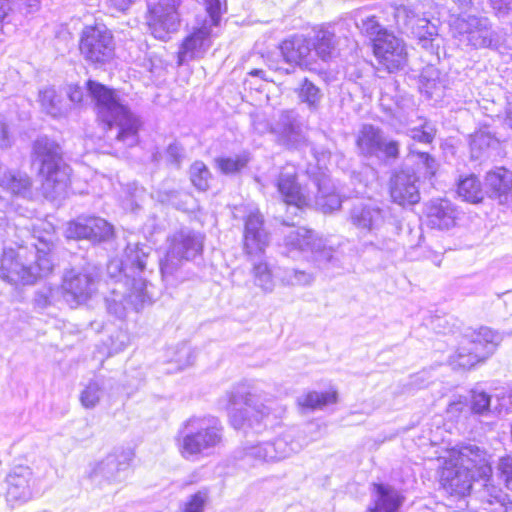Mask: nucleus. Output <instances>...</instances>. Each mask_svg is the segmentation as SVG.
Returning <instances> with one entry per match:
<instances>
[{"instance_id": "nucleus-16", "label": "nucleus", "mask_w": 512, "mask_h": 512, "mask_svg": "<svg viewBox=\"0 0 512 512\" xmlns=\"http://www.w3.org/2000/svg\"><path fill=\"white\" fill-rule=\"evenodd\" d=\"M356 144L360 153L366 157H384L392 160L399 157V142L388 139L380 128L371 124L362 126Z\"/></svg>"}, {"instance_id": "nucleus-37", "label": "nucleus", "mask_w": 512, "mask_h": 512, "mask_svg": "<svg viewBox=\"0 0 512 512\" xmlns=\"http://www.w3.org/2000/svg\"><path fill=\"white\" fill-rule=\"evenodd\" d=\"M106 380L95 378L90 380L81 391L79 400L85 409H94L105 394Z\"/></svg>"}, {"instance_id": "nucleus-24", "label": "nucleus", "mask_w": 512, "mask_h": 512, "mask_svg": "<svg viewBox=\"0 0 512 512\" xmlns=\"http://www.w3.org/2000/svg\"><path fill=\"white\" fill-rule=\"evenodd\" d=\"M113 235V227L99 217L78 218L70 222L66 229V236L70 239H87L92 242L109 240Z\"/></svg>"}, {"instance_id": "nucleus-19", "label": "nucleus", "mask_w": 512, "mask_h": 512, "mask_svg": "<svg viewBox=\"0 0 512 512\" xmlns=\"http://www.w3.org/2000/svg\"><path fill=\"white\" fill-rule=\"evenodd\" d=\"M269 131L276 136L278 143L288 149H298L307 142L303 122L295 110L282 111Z\"/></svg>"}, {"instance_id": "nucleus-33", "label": "nucleus", "mask_w": 512, "mask_h": 512, "mask_svg": "<svg viewBox=\"0 0 512 512\" xmlns=\"http://www.w3.org/2000/svg\"><path fill=\"white\" fill-rule=\"evenodd\" d=\"M499 140L488 130L480 129L470 135V153L471 158L475 160L483 159L490 155V151L497 149Z\"/></svg>"}, {"instance_id": "nucleus-21", "label": "nucleus", "mask_w": 512, "mask_h": 512, "mask_svg": "<svg viewBox=\"0 0 512 512\" xmlns=\"http://www.w3.org/2000/svg\"><path fill=\"white\" fill-rule=\"evenodd\" d=\"M389 192L394 203L414 205L420 200L419 177L410 168L396 170L390 177Z\"/></svg>"}, {"instance_id": "nucleus-22", "label": "nucleus", "mask_w": 512, "mask_h": 512, "mask_svg": "<svg viewBox=\"0 0 512 512\" xmlns=\"http://www.w3.org/2000/svg\"><path fill=\"white\" fill-rule=\"evenodd\" d=\"M218 24L210 22V17L205 19L202 26L194 29L182 42L178 51V64L202 58L212 45V27Z\"/></svg>"}, {"instance_id": "nucleus-25", "label": "nucleus", "mask_w": 512, "mask_h": 512, "mask_svg": "<svg viewBox=\"0 0 512 512\" xmlns=\"http://www.w3.org/2000/svg\"><path fill=\"white\" fill-rule=\"evenodd\" d=\"M6 498L9 502L25 503L33 497V472L27 466L15 467L6 477Z\"/></svg>"}, {"instance_id": "nucleus-29", "label": "nucleus", "mask_w": 512, "mask_h": 512, "mask_svg": "<svg viewBox=\"0 0 512 512\" xmlns=\"http://www.w3.org/2000/svg\"><path fill=\"white\" fill-rule=\"evenodd\" d=\"M480 501L486 512H509L512 510L510 496L493 484H484L480 491Z\"/></svg>"}, {"instance_id": "nucleus-41", "label": "nucleus", "mask_w": 512, "mask_h": 512, "mask_svg": "<svg viewBox=\"0 0 512 512\" xmlns=\"http://www.w3.org/2000/svg\"><path fill=\"white\" fill-rule=\"evenodd\" d=\"M337 395L335 392L319 393L316 391L308 392L300 396L297 400L299 406L311 410L322 409L326 405L335 403Z\"/></svg>"}, {"instance_id": "nucleus-7", "label": "nucleus", "mask_w": 512, "mask_h": 512, "mask_svg": "<svg viewBox=\"0 0 512 512\" xmlns=\"http://www.w3.org/2000/svg\"><path fill=\"white\" fill-rule=\"evenodd\" d=\"M351 221L363 236L371 237L370 245L380 250L393 248L396 227L388 210L372 204L355 206Z\"/></svg>"}, {"instance_id": "nucleus-54", "label": "nucleus", "mask_w": 512, "mask_h": 512, "mask_svg": "<svg viewBox=\"0 0 512 512\" xmlns=\"http://www.w3.org/2000/svg\"><path fill=\"white\" fill-rule=\"evenodd\" d=\"M206 7L210 22L213 24L220 23L221 15L224 10L222 0H203Z\"/></svg>"}, {"instance_id": "nucleus-5", "label": "nucleus", "mask_w": 512, "mask_h": 512, "mask_svg": "<svg viewBox=\"0 0 512 512\" xmlns=\"http://www.w3.org/2000/svg\"><path fill=\"white\" fill-rule=\"evenodd\" d=\"M33 155L40 164L39 172L44 177L42 187L46 197H64L70 183V168L62 163L60 146L47 137H39L33 144Z\"/></svg>"}, {"instance_id": "nucleus-32", "label": "nucleus", "mask_w": 512, "mask_h": 512, "mask_svg": "<svg viewBox=\"0 0 512 512\" xmlns=\"http://www.w3.org/2000/svg\"><path fill=\"white\" fill-rule=\"evenodd\" d=\"M316 207L323 213H330L341 207L340 196L330 179L323 178L317 183V194L314 197Z\"/></svg>"}, {"instance_id": "nucleus-35", "label": "nucleus", "mask_w": 512, "mask_h": 512, "mask_svg": "<svg viewBox=\"0 0 512 512\" xmlns=\"http://www.w3.org/2000/svg\"><path fill=\"white\" fill-rule=\"evenodd\" d=\"M315 55L324 61L335 56L337 40L335 34L328 29H319L316 31L314 41L311 43Z\"/></svg>"}, {"instance_id": "nucleus-1", "label": "nucleus", "mask_w": 512, "mask_h": 512, "mask_svg": "<svg viewBox=\"0 0 512 512\" xmlns=\"http://www.w3.org/2000/svg\"><path fill=\"white\" fill-rule=\"evenodd\" d=\"M87 89L95 101L97 118L106 127V137L126 147L136 146L142 121L125 99L116 90L92 80L87 82Z\"/></svg>"}, {"instance_id": "nucleus-59", "label": "nucleus", "mask_w": 512, "mask_h": 512, "mask_svg": "<svg viewBox=\"0 0 512 512\" xmlns=\"http://www.w3.org/2000/svg\"><path fill=\"white\" fill-rule=\"evenodd\" d=\"M11 144L8 126L4 119L0 117V147L7 148Z\"/></svg>"}, {"instance_id": "nucleus-2", "label": "nucleus", "mask_w": 512, "mask_h": 512, "mask_svg": "<svg viewBox=\"0 0 512 512\" xmlns=\"http://www.w3.org/2000/svg\"><path fill=\"white\" fill-rule=\"evenodd\" d=\"M492 467L487 453L474 444L460 445L442 458L440 482L451 495L465 496L478 479H488Z\"/></svg>"}, {"instance_id": "nucleus-50", "label": "nucleus", "mask_w": 512, "mask_h": 512, "mask_svg": "<svg viewBox=\"0 0 512 512\" xmlns=\"http://www.w3.org/2000/svg\"><path fill=\"white\" fill-rule=\"evenodd\" d=\"M208 499V491L200 490L189 497L182 508V512H204Z\"/></svg>"}, {"instance_id": "nucleus-15", "label": "nucleus", "mask_w": 512, "mask_h": 512, "mask_svg": "<svg viewBox=\"0 0 512 512\" xmlns=\"http://www.w3.org/2000/svg\"><path fill=\"white\" fill-rule=\"evenodd\" d=\"M79 49L87 61L105 63L114 53L112 34L104 26L86 27L81 35Z\"/></svg>"}, {"instance_id": "nucleus-6", "label": "nucleus", "mask_w": 512, "mask_h": 512, "mask_svg": "<svg viewBox=\"0 0 512 512\" xmlns=\"http://www.w3.org/2000/svg\"><path fill=\"white\" fill-rule=\"evenodd\" d=\"M360 29L371 40L376 59L388 72L393 73L406 66L408 53L404 41L383 27L376 17L362 20Z\"/></svg>"}, {"instance_id": "nucleus-8", "label": "nucleus", "mask_w": 512, "mask_h": 512, "mask_svg": "<svg viewBox=\"0 0 512 512\" xmlns=\"http://www.w3.org/2000/svg\"><path fill=\"white\" fill-rule=\"evenodd\" d=\"M302 448L303 444L296 439L293 431H287L273 441L246 443L234 452V458L252 465L273 463L290 457Z\"/></svg>"}, {"instance_id": "nucleus-40", "label": "nucleus", "mask_w": 512, "mask_h": 512, "mask_svg": "<svg viewBox=\"0 0 512 512\" xmlns=\"http://www.w3.org/2000/svg\"><path fill=\"white\" fill-rule=\"evenodd\" d=\"M457 192L465 201L471 203H479L484 198L481 184L474 175L462 179L458 184Z\"/></svg>"}, {"instance_id": "nucleus-10", "label": "nucleus", "mask_w": 512, "mask_h": 512, "mask_svg": "<svg viewBox=\"0 0 512 512\" xmlns=\"http://www.w3.org/2000/svg\"><path fill=\"white\" fill-rule=\"evenodd\" d=\"M501 335L489 327H481L471 332L461 343L452 357L455 367L470 369L477 363L485 361L501 343Z\"/></svg>"}, {"instance_id": "nucleus-53", "label": "nucleus", "mask_w": 512, "mask_h": 512, "mask_svg": "<svg viewBox=\"0 0 512 512\" xmlns=\"http://www.w3.org/2000/svg\"><path fill=\"white\" fill-rule=\"evenodd\" d=\"M413 32L417 35L418 40L428 38V37H438V29L437 26L434 24H431L427 19L425 18H418L417 24L412 29Z\"/></svg>"}, {"instance_id": "nucleus-31", "label": "nucleus", "mask_w": 512, "mask_h": 512, "mask_svg": "<svg viewBox=\"0 0 512 512\" xmlns=\"http://www.w3.org/2000/svg\"><path fill=\"white\" fill-rule=\"evenodd\" d=\"M428 220L433 228L449 229L455 225L456 210L448 200H438L428 208Z\"/></svg>"}, {"instance_id": "nucleus-57", "label": "nucleus", "mask_w": 512, "mask_h": 512, "mask_svg": "<svg viewBox=\"0 0 512 512\" xmlns=\"http://www.w3.org/2000/svg\"><path fill=\"white\" fill-rule=\"evenodd\" d=\"M53 290L51 288H44L37 291L35 295V304L37 307L43 309L52 304Z\"/></svg>"}, {"instance_id": "nucleus-11", "label": "nucleus", "mask_w": 512, "mask_h": 512, "mask_svg": "<svg viewBox=\"0 0 512 512\" xmlns=\"http://www.w3.org/2000/svg\"><path fill=\"white\" fill-rule=\"evenodd\" d=\"M454 36L461 42L475 49H496L501 44L498 32L492 29L488 18L468 15L458 17L453 23Z\"/></svg>"}, {"instance_id": "nucleus-46", "label": "nucleus", "mask_w": 512, "mask_h": 512, "mask_svg": "<svg viewBox=\"0 0 512 512\" xmlns=\"http://www.w3.org/2000/svg\"><path fill=\"white\" fill-rule=\"evenodd\" d=\"M320 247H313L311 254L313 261L319 268H326L329 264H333L336 261L334 256V249L330 246H326L325 242L321 239Z\"/></svg>"}, {"instance_id": "nucleus-17", "label": "nucleus", "mask_w": 512, "mask_h": 512, "mask_svg": "<svg viewBox=\"0 0 512 512\" xmlns=\"http://www.w3.org/2000/svg\"><path fill=\"white\" fill-rule=\"evenodd\" d=\"M133 456L134 454L130 449H122L109 454L93 465L89 472V478L98 484H102V482L108 484L120 483L126 478Z\"/></svg>"}, {"instance_id": "nucleus-30", "label": "nucleus", "mask_w": 512, "mask_h": 512, "mask_svg": "<svg viewBox=\"0 0 512 512\" xmlns=\"http://www.w3.org/2000/svg\"><path fill=\"white\" fill-rule=\"evenodd\" d=\"M38 8L39 0H0V22H20L22 17Z\"/></svg>"}, {"instance_id": "nucleus-61", "label": "nucleus", "mask_w": 512, "mask_h": 512, "mask_svg": "<svg viewBox=\"0 0 512 512\" xmlns=\"http://www.w3.org/2000/svg\"><path fill=\"white\" fill-rule=\"evenodd\" d=\"M418 41L422 48H424L430 52H433L434 50L439 48V44L436 43L438 41V37H428V38L424 37V39L422 38Z\"/></svg>"}, {"instance_id": "nucleus-44", "label": "nucleus", "mask_w": 512, "mask_h": 512, "mask_svg": "<svg viewBox=\"0 0 512 512\" xmlns=\"http://www.w3.org/2000/svg\"><path fill=\"white\" fill-rule=\"evenodd\" d=\"M249 162L246 154L236 155L234 157H218L215 159L216 167L223 174H235L240 172Z\"/></svg>"}, {"instance_id": "nucleus-36", "label": "nucleus", "mask_w": 512, "mask_h": 512, "mask_svg": "<svg viewBox=\"0 0 512 512\" xmlns=\"http://www.w3.org/2000/svg\"><path fill=\"white\" fill-rule=\"evenodd\" d=\"M485 180L487 189L492 197L506 195L512 190V172L505 168L489 172Z\"/></svg>"}, {"instance_id": "nucleus-52", "label": "nucleus", "mask_w": 512, "mask_h": 512, "mask_svg": "<svg viewBox=\"0 0 512 512\" xmlns=\"http://www.w3.org/2000/svg\"><path fill=\"white\" fill-rule=\"evenodd\" d=\"M409 135L412 139L427 144L432 142L435 135V129L429 122L424 121L420 125V128H411L409 130Z\"/></svg>"}, {"instance_id": "nucleus-62", "label": "nucleus", "mask_w": 512, "mask_h": 512, "mask_svg": "<svg viewBox=\"0 0 512 512\" xmlns=\"http://www.w3.org/2000/svg\"><path fill=\"white\" fill-rule=\"evenodd\" d=\"M70 100L74 103H81L83 100V90L78 86H70L68 91Z\"/></svg>"}, {"instance_id": "nucleus-45", "label": "nucleus", "mask_w": 512, "mask_h": 512, "mask_svg": "<svg viewBox=\"0 0 512 512\" xmlns=\"http://www.w3.org/2000/svg\"><path fill=\"white\" fill-rule=\"evenodd\" d=\"M313 280L312 274L297 269H285L281 277L282 283L287 286H306L310 285Z\"/></svg>"}, {"instance_id": "nucleus-56", "label": "nucleus", "mask_w": 512, "mask_h": 512, "mask_svg": "<svg viewBox=\"0 0 512 512\" xmlns=\"http://www.w3.org/2000/svg\"><path fill=\"white\" fill-rule=\"evenodd\" d=\"M418 158V166L425 169L426 176H433L436 172V161L426 152H418L415 155Z\"/></svg>"}, {"instance_id": "nucleus-20", "label": "nucleus", "mask_w": 512, "mask_h": 512, "mask_svg": "<svg viewBox=\"0 0 512 512\" xmlns=\"http://www.w3.org/2000/svg\"><path fill=\"white\" fill-rule=\"evenodd\" d=\"M275 186L283 201L297 209L309 206L313 201L307 189L298 183L297 169L292 164H286L281 168Z\"/></svg>"}, {"instance_id": "nucleus-12", "label": "nucleus", "mask_w": 512, "mask_h": 512, "mask_svg": "<svg viewBox=\"0 0 512 512\" xmlns=\"http://www.w3.org/2000/svg\"><path fill=\"white\" fill-rule=\"evenodd\" d=\"M99 273L96 267L87 266L81 270L67 271L62 281L63 298L76 308L87 303L98 290Z\"/></svg>"}, {"instance_id": "nucleus-48", "label": "nucleus", "mask_w": 512, "mask_h": 512, "mask_svg": "<svg viewBox=\"0 0 512 512\" xmlns=\"http://www.w3.org/2000/svg\"><path fill=\"white\" fill-rule=\"evenodd\" d=\"M490 396L484 391H472L470 409L474 414L487 415L490 412Z\"/></svg>"}, {"instance_id": "nucleus-23", "label": "nucleus", "mask_w": 512, "mask_h": 512, "mask_svg": "<svg viewBox=\"0 0 512 512\" xmlns=\"http://www.w3.org/2000/svg\"><path fill=\"white\" fill-rule=\"evenodd\" d=\"M243 242L244 251L249 258L261 257L269 245V234L258 210L251 211L245 219Z\"/></svg>"}, {"instance_id": "nucleus-13", "label": "nucleus", "mask_w": 512, "mask_h": 512, "mask_svg": "<svg viewBox=\"0 0 512 512\" xmlns=\"http://www.w3.org/2000/svg\"><path fill=\"white\" fill-rule=\"evenodd\" d=\"M182 0H147V25L151 34L166 41L180 26L178 8Z\"/></svg>"}, {"instance_id": "nucleus-28", "label": "nucleus", "mask_w": 512, "mask_h": 512, "mask_svg": "<svg viewBox=\"0 0 512 512\" xmlns=\"http://www.w3.org/2000/svg\"><path fill=\"white\" fill-rule=\"evenodd\" d=\"M372 487L374 507L367 512H397L402 506L404 496L391 485L374 483Z\"/></svg>"}, {"instance_id": "nucleus-55", "label": "nucleus", "mask_w": 512, "mask_h": 512, "mask_svg": "<svg viewBox=\"0 0 512 512\" xmlns=\"http://www.w3.org/2000/svg\"><path fill=\"white\" fill-rule=\"evenodd\" d=\"M108 274L115 279L116 282H120L122 277H129V270H125L124 260H112L107 266Z\"/></svg>"}, {"instance_id": "nucleus-49", "label": "nucleus", "mask_w": 512, "mask_h": 512, "mask_svg": "<svg viewBox=\"0 0 512 512\" xmlns=\"http://www.w3.org/2000/svg\"><path fill=\"white\" fill-rule=\"evenodd\" d=\"M394 19L400 29H414V21L417 22L416 14L407 6L401 5L394 10Z\"/></svg>"}, {"instance_id": "nucleus-43", "label": "nucleus", "mask_w": 512, "mask_h": 512, "mask_svg": "<svg viewBox=\"0 0 512 512\" xmlns=\"http://www.w3.org/2000/svg\"><path fill=\"white\" fill-rule=\"evenodd\" d=\"M190 179L198 190L206 191L210 187L212 175L202 161H195L190 167Z\"/></svg>"}, {"instance_id": "nucleus-38", "label": "nucleus", "mask_w": 512, "mask_h": 512, "mask_svg": "<svg viewBox=\"0 0 512 512\" xmlns=\"http://www.w3.org/2000/svg\"><path fill=\"white\" fill-rule=\"evenodd\" d=\"M0 186L11 194L24 196L30 190L31 181L25 173L9 171L0 177Z\"/></svg>"}, {"instance_id": "nucleus-64", "label": "nucleus", "mask_w": 512, "mask_h": 512, "mask_svg": "<svg viewBox=\"0 0 512 512\" xmlns=\"http://www.w3.org/2000/svg\"><path fill=\"white\" fill-rule=\"evenodd\" d=\"M506 124L512 128V102L509 103V108L507 110V116H506Z\"/></svg>"}, {"instance_id": "nucleus-4", "label": "nucleus", "mask_w": 512, "mask_h": 512, "mask_svg": "<svg viewBox=\"0 0 512 512\" xmlns=\"http://www.w3.org/2000/svg\"><path fill=\"white\" fill-rule=\"evenodd\" d=\"M175 440L184 459L198 460L223 446L224 427L215 416L193 415L181 423Z\"/></svg>"}, {"instance_id": "nucleus-60", "label": "nucleus", "mask_w": 512, "mask_h": 512, "mask_svg": "<svg viewBox=\"0 0 512 512\" xmlns=\"http://www.w3.org/2000/svg\"><path fill=\"white\" fill-rule=\"evenodd\" d=\"M110 7L125 12L136 0H106Z\"/></svg>"}, {"instance_id": "nucleus-9", "label": "nucleus", "mask_w": 512, "mask_h": 512, "mask_svg": "<svg viewBox=\"0 0 512 512\" xmlns=\"http://www.w3.org/2000/svg\"><path fill=\"white\" fill-rule=\"evenodd\" d=\"M167 252L160 262L161 273L172 275L184 261H191L203 250L204 236L190 228L174 231L167 238Z\"/></svg>"}, {"instance_id": "nucleus-34", "label": "nucleus", "mask_w": 512, "mask_h": 512, "mask_svg": "<svg viewBox=\"0 0 512 512\" xmlns=\"http://www.w3.org/2000/svg\"><path fill=\"white\" fill-rule=\"evenodd\" d=\"M151 250V247L145 244L129 243L124 253L125 270H129L131 274L144 272Z\"/></svg>"}, {"instance_id": "nucleus-39", "label": "nucleus", "mask_w": 512, "mask_h": 512, "mask_svg": "<svg viewBox=\"0 0 512 512\" xmlns=\"http://www.w3.org/2000/svg\"><path fill=\"white\" fill-rule=\"evenodd\" d=\"M258 257L249 258L253 264L252 274L254 283L264 292H271L274 289L273 275L269 265L264 261H256Z\"/></svg>"}, {"instance_id": "nucleus-63", "label": "nucleus", "mask_w": 512, "mask_h": 512, "mask_svg": "<svg viewBox=\"0 0 512 512\" xmlns=\"http://www.w3.org/2000/svg\"><path fill=\"white\" fill-rule=\"evenodd\" d=\"M182 353L187 356V360H186L185 363H181L180 360L178 361L180 363V368H184V367H187V366L193 364V361H194L195 357H194V354L191 351V349L184 346L182 348Z\"/></svg>"}, {"instance_id": "nucleus-27", "label": "nucleus", "mask_w": 512, "mask_h": 512, "mask_svg": "<svg viewBox=\"0 0 512 512\" xmlns=\"http://www.w3.org/2000/svg\"><path fill=\"white\" fill-rule=\"evenodd\" d=\"M319 245H321V238H318L312 230L304 227L290 230L283 239L284 253L290 257L304 252L311 253L312 248H319Z\"/></svg>"}, {"instance_id": "nucleus-42", "label": "nucleus", "mask_w": 512, "mask_h": 512, "mask_svg": "<svg viewBox=\"0 0 512 512\" xmlns=\"http://www.w3.org/2000/svg\"><path fill=\"white\" fill-rule=\"evenodd\" d=\"M298 97L302 103H305L310 111H317L322 99L321 90L307 78L303 80Z\"/></svg>"}, {"instance_id": "nucleus-3", "label": "nucleus", "mask_w": 512, "mask_h": 512, "mask_svg": "<svg viewBox=\"0 0 512 512\" xmlns=\"http://www.w3.org/2000/svg\"><path fill=\"white\" fill-rule=\"evenodd\" d=\"M52 246L46 240H39L31 248H4L0 255V278L14 285H31L49 275L54 267L50 256Z\"/></svg>"}, {"instance_id": "nucleus-18", "label": "nucleus", "mask_w": 512, "mask_h": 512, "mask_svg": "<svg viewBox=\"0 0 512 512\" xmlns=\"http://www.w3.org/2000/svg\"><path fill=\"white\" fill-rule=\"evenodd\" d=\"M151 298L147 292L146 281L142 278L133 279L132 287L128 294L114 288L111 296L106 298L107 310L117 318H124L129 309L139 311Z\"/></svg>"}, {"instance_id": "nucleus-51", "label": "nucleus", "mask_w": 512, "mask_h": 512, "mask_svg": "<svg viewBox=\"0 0 512 512\" xmlns=\"http://www.w3.org/2000/svg\"><path fill=\"white\" fill-rule=\"evenodd\" d=\"M497 474L505 487L512 491V456L501 457L497 464Z\"/></svg>"}, {"instance_id": "nucleus-58", "label": "nucleus", "mask_w": 512, "mask_h": 512, "mask_svg": "<svg viewBox=\"0 0 512 512\" xmlns=\"http://www.w3.org/2000/svg\"><path fill=\"white\" fill-rule=\"evenodd\" d=\"M182 151L183 149L178 144H170L166 150L167 161L178 167L182 159Z\"/></svg>"}, {"instance_id": "nucleus-47", "label": "nucleus", "mask_w": 512, "mask_h": 512, "mask_svg": "<svg viewBox=\"0 0 512 512\" xmlns=\"http://www.w3.org/2000/svg\"><path fill=\"white\" fill-rule=\"evenodd\" d=\"M39 98L41 105L47 114H50L53 117H58L62 114V110L59 106L60 100L53 89H46L40 92Z\"/></svg>"}, {"instance_id": "nucleus-14", "label": "nucleus", "mask_w": 512, "mask_h": 512, "mask_svg": "<svg viewBox=\"0 0 512 512\" xmlns=\"http://www.w3.org/2000/svg\"><path fill=\"white\" fill-rule=\"evenodd\" d=\"M233 408L230 412V422L235 429L254 427L270 414V406L261 401V396L254 392H244L233 395Z\"/></svg>"}, {"instance_id": "nucleus-26", "label": "nucleus", "mask_w": 512, "mask_h": 512, "mask_svg": "<svg viewBox=\"0 0 512 512\" xmlns=\"http://www.w3.org/2000/svg\"><path fill=\"white\" fill-rule=\"evenodd\" d=\"M279 50L284 62L290 66L309 67L314 61L311 42L302 35L285 39Z\"/></svg>"}]
</instances>
